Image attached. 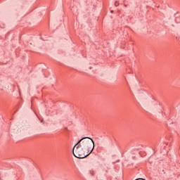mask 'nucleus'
Returning <instances> with one entry per match:
<instances>
[{"mask_svg": "<svg viewBox=\"0 0 180 180\" xmlns=\"http://www.w3.org/2000/svg\"><path fill=\"white\" fill-rule=\"evenodd\" d=\"M39 120H40L41 123H43V120L40 119L39 117Z\"/></svg>", "mask_w": 180, "mask_h": 180, "instance_id": "4", "label": "nucleus"}, {"mask_svg": "<svg viewBox=\"0 0 180 180\" xmlns=\"http://www.w3.org/2000/svg\"><path fill=\"white\" fill-rule=\"evenodd\" d=\"M94 148H95V142L94 141V139L89 136H84L79 139L75 145L72 148V154L77 158H85V157L89 155V154L83 155L81 150L83 153L86 151L87 153H89V151H93Z\"/></svg>", "mask_w": 180, "mask_h": 180, "instance_id": "1", "label": "nucleus"}, {"mask_svg": "<svg viewBox=\"0 0 180 180\" xmlns=\"http://www.w3.org/2000/svg\"><path fill=\"white\" fill-rule=\"evenodd\" d=\"M91 68H92L91 67H90V70H91Z\"/></svg>", "mask_w": 180, "mask_h": 180, "instance_id": "10", "label": "nucleus"}, {"mask_svg": "<svg viewBox=\"0 0 180 180\" xmlns=\"http://www.w3.org/2000/svg\"><path fill=\"white\" fill-rule=\"evenodd\" d=\"M16 112H18V110H15V112L14 113H16Z\"/></svg>", "mask_w": 180, "mask_h": 180, "instance_id": "8", "label": "nucleus"}, {"mask_svg": "<svg viewBox=\"0 0 180 180\" xmlns=\"http://www.w3.org/2000/svg\"><path fill=\"white\" fill-rule=\"evenodd\" d=\"M167 127H168V123H167Z\"/></svg>", "mask_w": 180, "mask_h": 180, "instance_id": "9", "label": "nucleus"}, {"mask_svg": "<svg viewBox=\"0 0 180 180\" xmlns=\"http://www.w3.org/2000/svg\"><path fill=\"white\" fill-rule=\"evenodd\" d=\"M110 12H111V13H113V11H111Z\"/></svg>", "mask_w": 180, "mask_h": 180, "instance_id": "6", "label": "nucleus"}, {"mask_svg": "<svg viewBox=\"0 0 180 180\" xmlns=\"http://www.w3.org/2000/svg\"><path fill=\"white\" fill-rule=\"evenodd\" d=\"M91 175H94V171H90Z\"/></svg>", "mask_w": 180, "mask_h": 180, "instance_id": "5", "label": "nucleus"}, {"mask_svg": "<svg viewBox=\"0 0 180 180\" xmlns=\"http://www.w3.org/2000/svg\"><path fill=\"white\" fill-rule=\"evenodd\" d=\"M175 21L176 23H180V17H176Z\"/></svg>", "mask_w": 180, "mask_h": 180, "instance_id": "2", "label": "nucleus"}, {"mask_svg": "<svg viewBox=\"0 0 180 180\" xmlns=\"http://www.w3.org/2000/svg\"><path fill=\"white\" fill-rule=\"evenodd\" d=\"M115 6H119V2L115 1Z\"/></svg>", "mask_w": 180, "mask_h": 180, "instance_id": "3", "label": "nucleus"}, {"mask_svg": "<svg viewBox=\"0 0 180 180\" xmlns=\"http://www.w3.org/2000/svg\"><path fill=\"white\" fill-rule=\"evenodd\" d=\"M89 154H91V150H89Z\"/></svg>", "mask_w": 180, "mask_h": 180, "instance_id": "7", "label": "nucleus"}]
</instances>
